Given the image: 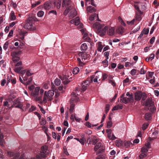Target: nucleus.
Masks as SVG:
<instances>
[{"instance_id": "nucleus-1", "label": "nucleus", "mask_w": 159, "mask_h": 159, "mask_svg": "<svg viewBox=\"0 0 159 159\" xmlns=\"http://www.w3.org/2000/svg\"><path fill=\"white\" fill-rule=\"evenodd\" d=\"M76 57L79 66H82L85 65L84 61L87 58V55L86 53L80 52L77 56Z\"/></svg>"}, {"instance_id": "nucleus-2", "label": "nucleus", "mask_w": 159, "mask_h": 159, "mask_svg": "<svg viewBox=\"0 0 159 159\" xmlns=\"http://www.w3.org/2000/svg\"><path fill=\"white\" fill-rule=\"evenodd\" d=\"M54 92L52 90H49L47 93L46 91L45 92L43 99V102L44 103L47 102V101H51L52 99V97L54 95Z\"/></svg>"}, {"instance_id": "nucleus-3", "label": "nucleus", "mask_w": 159, "mask_h": 159, "mask_svg": "<svg viewBox=\"0 0 159 159\" xmlns=\"http://www.w3.org/2000/svg\"><path fill=\"white\" fill-rule=\"evenodd\" d=\"M107 31V34L110 36L113 35L115 33V28L114 27L105 26L102 30V34L104 35Z\"/></svg>"}, {"instance_id": "nucleus-4", "label": "nucleus", "mask_w": 159, "mask_h": 159, "mask_svg": "<svg viewBox=\"0 0 159 159\" xmlns=\"http://www.w3.org/2000/svg\"><path fill=\"white\" fill-rule=\"evenodd\" d=\"M147 97L146 94L144 93L139 91L136 92L134 94V99L136 101H139L141 98L142 100H145Z\"/></svg>"}, {"instance_id": "nucleus-5", "label": "nucleus", "mask_w": 159, "mask_h": 159, "mask_svg": "<svg viewBox=\"0 0 159 159\" xmlns=\"http://www.w3.org/2000/svg\"><path fill=\"white\" fill-rule=\"evenodd\" d=\"M105 148L101 143H97L94 147V150L95 151H97L98 150V151L96 152L97 154H99L100 153L103 152Z\"/></svg>"}, {"instance_id": "nucleus-6", "label": "nucleus", "mask_w": 159, "mask_h": 159, "mask_svg": "<svg viewBox=\"0 0 159 159\" xmlns=\"http://www.w3.org/2000/svg\"><path fill=\"white\" fill-rule=\"evenodd\" d=\"M33 20L32 18L30 17L26 20L24 28L26 29H32L33 27Z\"/></svg>"}, {"instance_id": "nucleus-7", "label": "nucleus", "mask_w": 159, "mask_h": 159, "mask_svg": "<svg viewBox=\"0 0 159 159\" xmlns=\"http://www.w3.org/2000/svg\"><path fill=\"white\" fill-rule=\"evenodd\" d=\"M93 27L95 30H97V33H102V30L103 28L104 25H101L99 22H96L93 24Z\"/></svg>"}, {"instance_id": "nucleus-8", "label": "nucleus", "mask_w": 159, "mask_h": 159, "mask_svg": "<svg viewBox=\"0 0 159 159\" xmlns=\"http://www.w3.org/2000/svg\"><path fill=\"white\" fill-rule=\"evenodd\" d=\"M94 78L93 75L91 76L90 77V80H86L82 84V90L83 91H85L89 84L90 82H92L93 81V79Z\"/></svg>"}, {"instance_id": "nucleus-9", "label": "nucleus", "mask_w": 159, "mask_h": 159, "mask_svg": "<svg viewBox=\"0 0 159 159\" xmlns=\"http://www.w3.org/2000/svg\"><path fill=\"white\" fill-rule=\"evenodd\" d=\"M41 151L40 152V154L42 157H46L49 152L48 147L46 146H43L41 147Z\"/></svg>"}, {"instance_id": "nucleus-10", "label": "nucleus", "mask_w": 159, "mask_h": 159, "mask_svg": "<svg viewBox=\"0 0 159 159\" xmlns=\"http://www.w3.org/2000/svg\"><path fill=\"white\" fill-rule=\"evenodd\" d=\"M60 78L62 80H65L63 81V83L64 84H68L72 79L71 77H70L69 75H65L63 77L60 76Z\"/></svg>"}, {"instance_id": "nucleus-11", "label": "nucleus", "mask_w": 159, "mask_h": 159, "mask_svg": "<svg viewBox=\"0 0 159 159\" xmlns=\"http://www.w3.org/2000/svg\"><path fill=\"white\" fill-rule=\"evenodd\" d=\"M80 90V89L77 87L75 89V91L76 92L77 94L74 93H72L71 95L72 96V98H71L70 101L71 102H77L79 100V98L77 97V95H78V91Z\"/></svg>"}, {"instance_id": "nucleus-12", "label": "nucleus", "mask_w": 159, "mask_h": 159, "mask_svg": "<svg viewBox=\"0 0 159 159\" xmlns=\"http://www.w3.org/2000/svg\"><path fill=\"white\" fill-rule=\"evenodd\" d=\"M7 154L10 157H11V159H18V157L20 156L19 152H8Z\"/></svg>"}, {"instance_id": "nucleus-13", "label": "nucleus", "mask_w": 159, "mask_h": 159, "mask_svg": "<svg viewBox=\"0 0 159 159\" xmlns=\"http://www.w3.org/2000/svg\"><path fill=\"white\" fill-rule=\"evenodd\" d=\"M13 105L16 108L22 109L23 107V105L21 103L20 99L19 98L16 99L14 100Z\"/></svg>"}, {"instance_id": "nucleus-14", "label": "nucleus", "mask_w": 159, "mask_h": 159, "mask_svg": "<svg viewBox=\"0 0 159 159\" xmlns=\"http://www.w3.org/2000/svg\"><path fill=\"white\" fill-rule=\"evenodd\" d=\"M80 22V20L79 17H77L75 19H73L70 21V23L74 24L75 25H78Z\"/></svg>"}, {"instance_id": "nucleus-15", "label": "nucleus", "mask_w": 159, "mask_h": 159, "mask_svg": "<svg viewBox=\"0 0 159 159\" xmlns=\"http://www.w3.org/2000/svg\"><path fill=\"white\" fill-rule=\"evenodd\" d=\"M81 32L83 33V37L84 39L89 40L90 39L88 36V34L86 33V31L84 29H82L80 30Z\"/></svg>"}, {"instance_id": "nucleus-16", "label": "nucleus", "mask_w": 159, "mask_h": 159, "mask_svg": "<svg viewBox=\"0 0 159 159\" xmlns=\"http://www.w3.org/2000/svg\"><path fill=\"white\" fill-rule=\"evenodd\" d=\"M77 14V12L75 9L74 8H72L71 9L69 16L70 18H73Z\"/></svg>"}, {"instance_id": "nucleus-17", "label": "nucleus", "mask_w": 159, "mask_h": 159, "mask_svg": "<svg viewBox=\"0 0 159 159\" xmlns=\"http://www.w3.org/2000/svg\"><path fill=\"white\" fill-rule=\"evenodd\" d=\"M40 90V88L38 87H36L34 90V91L31 93V95L34 96H38Z\"/></svg>"}, {"instance_id": "nucleus-18", "label": "nucleus", "mask_w": 159, "mask_h": 159, "mask_svg": "<svg viewBox=\"0 0 159 159\" xmlns=\"http://www.w3.org/2000/svg\"><path fill=\"white\" fill-rule=\"evenodd\" d=\"M51 1L47 2L44 4V8L46 10H49L51 8Z\"/></svg>"}, {"instance_id": "nucleus-19", "label": "nucleus", "mask_w": 159, "mask_h": 159, "mask_svg": "<svg viewBox=\"0 0 159 159\" xmlns=\"http://www.w3.org/2000/svg\"><path fill=\"white\" fill-rule=\"evenodd\" d=\"M124 94H123L120 97V102L125 104H127L128 103L129 100L128 98L127 97H124Z\"/></svg>"}, {"instance_id": "nucleus-20", "label": "nucleus", "mask_w": 159, "mask_h": 159, "mask_svg": "<svg viewBox=\"0 0 159 159\" xmlns=\"http://www.w3.org/2000/svg\"><path fill=\"white\" fill-rule=\"evenodd\" d=\"M87 11L90 13L94 12L96 11L95 8L91 6H89L87 8Z\"/></svg>"}, {"instance_id": "nucleus-21", "label": "nucleus", "mask_w": 159, "mask_h": 159, "mask_svg": "<svg viewBox=\"0 0 159 159\" xmlns=\"http://www.w3.org/2000/svg\"><path fill=\"white\" fill-rule=\"evenodd\" d=\"M70 2V0H63L62 5V7H66L69 6Z\"/></svg>"}, {"instance_id": "nucleus-22", "label": "nucleus", "mask_w": 159, "mask_h": 159, "mask_svg": "<svg viewBox=\"0 0 159 159\" xmlns=\"http://www.w3.org/2000/svg\"><path fill=\"white\" fill-rule=\"evenodd\" d=\"M98 19V15L96 14H92L89 18V20L91 21L95 20H97Z\"/></svg>"}, {"instance_id": "nucleus-23", "label": "nucleus", "mask_w": 159, "mask_h": 159, "mask_svg": "<svg viewBox=\"0 0 159 159\" xmlns=\"http://www.w3.org/2000/svg\"><path fill=\"white\" fill-rule=\"evenodd\" d=\"M20 53L21 52L20 51H14L11 53V55L12 56V57H18V56L20 54Z\"/></svg>"}, {"instance_id": "nucleus-24", "label": "nucleus", "mask_w": 159, "mask_h": 159, "mask_svg": "<svg viewBox=\"0 0 159 159\" xmlns=\"http://www.w3.org/2000/svg\"><path fill=\"white\" fill-rule=\"evenodd\" d=\"M124 31V28L122 26L118 27L116 30V32L118 34H121Z\"/></svg>"}, {"instance_id": "nucleus-25", "label": "nucleus", "mask_w": 159, "mask_h": 159, "mask_svg": "<svg viewBox=\"0 0 159 159\" xmlns=\"http://www.w3.org/2000/svg\"><path fill=\"white\" fill-rule=\"evenodd\" d=\"M152 104H153V102L151 99L149 98L146 100L145 103V105L146 106H150Z\"/></svg>"}, {"instance_id": "nucleus-26", "label": "nucleus", "mask_w": 159, "mask_h": 159, "mask_svg": "<svg viewBox=\"0 0 159 159\" xmlns=\"http://www.w3.org/2000/svg\"><path fill=\"white\" fill-rule=\"evenodd\" d=\"M144 118L147 121L151 120L152 119L151 114L149 113H146L145 115Z\"/></svg>"}, {"instance_id": "nucleus-27", "label": "nucleus", "mask_w": 159, "mask_h": 159, "mask_svg": "<svg viewBox=\"0 0 159 159\" xmlns=\"http://www.w3.org/2000/svg\"><path fill=\"white\" fill-rule=\"evenodd\" d=\"M142 12L141 11L140 12H138L136 13V19L138 21H140L141 19V15Z\"/></svg>"}, {"instance_id": "nucleus-28", "label": "nucleus", "mask_w": 159, "mask_h": 159, "mask_svg": "<svg viewBox=\"0 0 159 159\" xmlns=\"http://www.w3.org/2000/svg\"><path fill=\"white\" fill-rule=\"evenodd\" d=\"M115 144L117 146L120 147L123 145V143L122 141L120 139L116 140V141Z\"/></svg>"}, {"instance_id": "nucleus-29", "label": "nucleus", "mask_w": 159, "mask_h": 159, "mask_svg": "<svg viewBox=\"0 0 159 159\" xmlns=\"http://www.w3.org/2000/svg\"><path fill=\"white\" fill-rule=\"evenodd\" d=\"M98 45V48H97V50L98 51L100 52H101L103 48V46L102 45V43L100 42H99L97 43Z\"/></svg>"}, {"instance_id": "nucleus-30", "label": "nucleus", "mask_w": 159, "mask_h": 159, "mask_svg": "<svg viewBox=\"0 0 159 159\" xmlns=\"http://www.w3.org/2000/svg\"><path fill=\"white\" fill-rule=\"evenodd\" d=\"M87 48V44L85 43H83L81 46L80 49L81 51H85Z\"/></svg>"}, {"instance_id": "nucleus-31", "label": "nucleus", "mask_w": 159, "mask_h": 159, "mask_svg": "<svg viewBox=\"0 0 159 159\" xmlns=\"http://www.w3.org/2000/svg\"><path fill=\"white\" fill-rule=\"evenodd\" d=\"M10 19L11 20H16V16L14 12L12 11L10 14Z\"/></svg>"}, {"instance_id": "nucleus-32", "label": "nucleus", "mask_w": 159, "mask_h": 159, "mask_svg": "<svg viewBox=\"0 0 159 159\" xmlns=\"http://www.w3.org/2000/svg\"><path fill=\"white\" fill-rule=\"evenodd\" d=\"M123 106L121 104L120 105H118L114 107L112 110V111L116 110L118 109H122L123 108Z\"/></svg>"}, {"instance_id": "nucleus-33", "label": "nucleus", "mask_w": 159, "mask_h": 159, "mask_svg": "<svg viewBox=\"0 0 159 159\" xmlns=\"http://www.w3.org/2000/svg\"><path fill=\"white\" fill-rule=\"evenodd\" d=\"M124 144L126 148H128V147H130L131 145H132V143L129 141H125L124 142Z\"/></svg>"}, {"instance_id": "nucleus-34", "label": "nucleus", "mask_w": 159, "mask_h": 159, "mask_svg": "<svg viewBox=\"0 0 159 159\" xmlns=\"http://www.w3.org/2000/svg\"><path fill=\"white\" fill-rule=\"evenodd\" d=\"M23 69V67L22 66L16 67L15 68L14 70L16 72L19 73H20L22 69Z\"/></svg>"}, {"instance_id": "nucleus-35", "label": "nucleus", "mask_w": 159, "mask_h": 159, "mask_svg": "<svg viewBox=\"0 0 159 159\" xmlns=\"http://www.w3.org/2000/svg\"><path fill=\"white\" fill-rule=\"evenodd\" d=\"M139 3V2H135V3L134 5V6L138 12H140L141 11L139 8V6L138 5Z\"/></svg>"}, {"instance_id": "nucleus-36", "label": "nucleus", "mask_w": 159, "mask_h": 159, "mask_svg": "<svg viewBox=\"0 0 159 159\" xmlns=\"http://www.w3.org/2000/svg\"><path fill=\"white\" fill-rule=\"evenodd\" d=\"M80 71L79 68L76 67L73 70L72 73L73 74H77Z\"/></svg>"}, {"instance_id": "nucleus-37", "label": "nucleus", "mask_w": 159, "mask_h": 159, "mask_svg": "<svg viewBox=\"0 0 159 159\" xmlns=\"http://www.w3.org/2000/svg\"><path fill=\"white\" fill-rule=\"evenodd\" d=\"M54 82L55 85L58 86L60 85L61 81L60 80L56 78L54 81Z\"/></svg>"}, {"instance_id": "nucleus-38", "label": "nucleus", "mask_w": 159, "mask_h": 159, "mask_svg": "<svg viewBox=\"0 0 159 159\" xmlns=\"http://www.w3.org/2000/svg\"><path fill=\"white\" fill-rule=\"evenodd\" d=\"M75 104L73 103H71V104L70 106V113H72L73 112L74 107H75Z\"/></svg>"}, {"instance_id": "nucleus-39", "label": "nucleus", "mask_w": 159, "mask_h": 159, "mask_svg": "<svg viewBox=\"0 0 159 159\" xmlns=\"http://www.w3.org/2000/svg\"><path fill=\"white\" fill-rule=\"evenodd\" d=\"M128 100H129L128 102H133L134 101V97L132 93L131 94L130 96L129 97Z\"/></svg>"}, {"instance_id": "nucleus-40", "label": "nucleus", "mask_w": 159, "mask_h": 159, "mask_svg": "<svg viewBox=\"0 0 159 159\" xmlns=\"http://www.w3.org/2000/svg\"><path fill=\"white\" fill-rule=\"evenodd\" d=\"M149 106L150 107V111L152 113L156 111V108L153 104H152Z\"/></svg>"}, {"instance_id": "nucleus-41", "label": "nucleus", "mask_w": 159, "mask_h": 159, "mask_svg": "<svg viewBox=\"0 0 159 159\" xmlns=\"http://www.w3.org/2000/svg\"><path fill=\"white\" fill-rule=\"evenodd\" d=\"M92 141L93 142V145H95L96 143L98 142V139L96 138L95 136H93L92 139Z\"/></svg>"}, {"instance_id": "nucleus-42", "label": "nucleus", "mask_w": 159, "mask_h": 159, "mask_svg": "<svg viewBox=\"0 0 159 159\" xmlns=\"http://www.w3.org/2000/svg\"><path fill=\"white\" fill-rule=\"evenodd\" d=\"M147 155V153H142L140 154L139 157L140 159H142L146 157Z\"/></svg>"}, {"instance_id": "nucleus-43", "label": "nucleus", "mask_w": 159, "mask_h": 159, "mask_svg": "<svg viewBox=\"0 0 159 159\" xmlns=\"http://www.w3.org/2000/svg\"><path fill=\"white\" fill-rule=\"evenodd\" d=\"M40 3V2L39 1L35 2L34 3L32 4V8H34L39 4Z\"/></svg>"}, {"instance_id": "nucleus-44", "label": "nucleus", "mask_w": 159, "mask_h": 159, "mask_svg": "<svg viewBox=\"0 0 159 159\" xmlns=\"http://www.w3.org/2000/svg\"><path fill=\"white\" fill-rule=\"evenodd\" d=\"M44 14V12L43 11H39L37 13V15L39 17H42L43 16Z\"/></svg>"}, {"instance_id": "nucleus-45", "label": "nucleus", "mask_w": 159, "mask_h": 159, "mask_svg": "<svg viewBox=\"0 0 159 159\" xmlns=\"http://www.w3.org/2000/svg\"><path fill=\"white\" fill-rule=\"evenodd\" d=\"M12 59L14 62L15 63L19 61L20 60V57H12Z\"/></svg>"}, {"instance_id": "nucleus-46", "label": "nucleus", "mask_w": 159, "mask_h": 159, "mask_svg": "<svg viewBox=\"0 0 159 159\" xmlns=\"http://www.w3.org/2000/svg\"><path fill=\"white\" fill-rule=\"evenodd\" d=\"M148 123H144L142 125V128L143 130H145L148 127Z\"/></svg>"}, {"instance_id": "nucleus-47", "label": "nucleus", "mask_w": 159, "mask_h": 159, "mask_svg": "<svg viewBox=\"0 0 159 159\" xmlns=\"http://www.w3.org/2000/svg\"><path fill=\"white\" fill-rule=\"evenodd\" d=\"M50 85V82L48 81L47 83H45L43 85V88L45 89H48Z\"/></svg>"}, {"instance_id": "nucleus-48", "label": "nucleus", "mask_w": 159, "mask_h": 159, "mask_svg": "<svg viewBox=\"0 0 159 159\" xmlns=\"http://www.w3.org/2000/svg\"><path fill=\"white\" fill-rule=\"evenodd\" d=\"M46 121L44 118H42L40 122V124L41 125H44L46 123Z\"/></svg>"}, {"instance_id": "nucleus-49", "label": "nucleus", "mask_w": 159, "mask_h": 159, "mask_svg": "<svg viewBox=\"0 0 159 159\" xmlns=\"http://www.w3.org/2000/svg\"><path fill=\"white\" fill-rule=\"evenodd\" d=\"M148 151V149L146 148L145 147L142 148L141 150V152L142 153H146Z\"/></svg>"}, {"instance_id": "nucleus-50", "label": "nucleus", "mask_w": 159, "mask_h": 159, "mask_svg": "<svg viewBox=\"0 0 159 159\" xmlns=\"http://www.w3.org/2000/svg\"><path fill=\"white\" fill-rule=\"evenodd\" d=\"M33 73L31 72L30 70H26V75L28 76H30L32 75Z\"/></svg>"}, {"instance_id": "nucleus-51", "label": "nucleus", "mask_w": 159, "mask_h": 159, "mask_svg": "<svg viewBox=\"0 0 159 159\" xmlns=\"http://www.w3.org/2000/svg\"><path fill=\"white\" fill-rule=\"evenodd\" d=\"M108 59H107V58H106V59L103 61L102 62V63L105 66H107L108 65V61H107V60Z\"/></svg>"}, {"instance_id": "nucleus-52", "label": "nucleus", "mask_w": 159, "mask_h": 159, "mask_svg": "<svg viewBox=\"0 0 159 159\" xmlns=\"http://www.w3.org/2000/svg\"><path fill=\"white\" fill-rule=\"evenodd\" d=\"M149 30L148 29L144 28L142 32L145 34H147L148 33Z\"/></svg>"}, {"instance_id": "nucleus-53", "label": "nucleus", "mask_w": 159, "mask_h": 159, "mask_svg": "<svg viewBox=\"0 0 159 159\" xmlns=\"http://www.w3.org/2000/svg\"><path fill=\"white\" fill-rule=\"evenodd\" d=\"M8 43L7 41L3 45V48L5 50H6L8 47Z\"/></svg>"}, {"instance_id": "nucleus-54", "label": "nucleus", "mask_w": 159, "mask_h": 159, "mask_svg": "<svg viewBox=\"0 0 159 159\" xmlns=\"http://www.w3.org/2000/svg\"><path fill=\"white\" fill-rule=\"evenodd\" d=\"M134 21H135V19H134L133 20H132L131 21H127V23L129 25H132L134 24Z\"/></svg>"}, {"instance_id": "nucleus-55", "label": "nucleus", "mask_w": 159, "mask_h": 159, "mask_svg": "<svg viewBox=\"0 0 159 159\" xmlns=\"http://www.w3.org/2000/svg\"><path fill=\"white\" fill-rule=\"evenodd\" d=\"M136 73V70L135 69H133L131 71L130 74L132 75H135Z\"/></svg>"}, {"instance_id": "nucleus-56", "label": "nucleus", "mask_w": 159, "mask_h": 159, "mask_svg": "<svg viewBox=\"0 0 159 159\" xmlns=\"http://www.w3.org/2000/svg\"><path fill=\"white\" fill-rule=\"evenodd\" d=\"M3 138V136L2 134L0 135V144L2 146H3V143L2 139Z\"/></svg>"}, {"instance_id": "nucleus-57", "label": "nucleus", "mask_w": 159, "mask_h": 159, "mask_svg": "<svg viewBox=\"0 0 159 159\" xmlns=\"http://www.w3.org/2000/svg\"><path fill=\"white\" fill-rule=\"evenodd\" d=\"M110 107V105L109 104H107L106 105V107L105 108V112L106 113H107L108 111L109 110Z\"/></svg>"}, {"instance_id": "nucleus-58", "label": "nucleus", "mask_w": 159, "mask_h": 159, "mask_svg": "<svg viewBox=\"0 0 159 159\" xmlns=\"http://www.w3.org/2000/svg\"><path fill=\"white\" fill-rule=\"evenodd\" d=\"M58 2L57 4V8H59L61 6V0H58Z\"/></svg>"}, {"instance_id": "nucleus-59", "label": "nucleus", "mask_w": 159, "mask_h": 159, "mask_svg": "<svg viewBox=\"0 0 159 159\" xmlns=\"http://www.w3.org/2000/svg\"><path fill=\"white\" fill-rule=\"evenodd\" d=\"M125 66L126 67H129L132 66V64L129 62H127L125 63Z\"/></svg>"}, {"instance_id": "nucleus-60", "label": "nucleus", "mask_w": 159, "mask_h": 159, "mask_svg": "<svg viewBox=\"0 0 159 159\" xmlns=\"http://www.w3.org/2000/svg\"><path fill=\"white\" fill-rule=\"evenodd\" d=\"M44 157H42L40 154V153L39 155H37L36 157L35 158V159H42Z\"/></svg>"}, {"instance_id": "nucleus-61", "label": "nucleus", "mask_w": 159, "mask_h": 159, "mask_svg": "<svg viewBox=\"0 0 159 159\" xmlns=\"http://www.w3.org/2000/svg\"><path fill=\"white\" fill-rule=\"evenodd\" d=\"M104 55L106 57V58L107 59H108L109 52H106L104 53Z\"/></svg>"}, {"instance_id": "nucleus-62", "label": "nucleus", "mask_w": 159, "mask_h": 159, "mask_svg": "<svg viewBox=\"0 0 159 159\" xmlns=\"http://www.w3.org/2000/svg\"><path fill=\"white\" fill-rule=\"evenodd\" d=\"M33 79L32 77H30L28 80L25 83V84L28 85L32 81Z\"/></svg>"}, {"instance_id": "nucleus-63", "label": "nucleus", "mask_w": 159, "mask_h": 159, "mask_svg": "<svg viewBox=\"0 0 159 159\" xmlns=\"http://www.w3.org/2000/svg\"><path fill=\"white\" fill-rule=\"evenodd\" d=\"M112 125V123L111 121L108 122L107 124V127L108 128H110Z\"/></svg>"}, {"instance_id": "nucleus-64", "label": "nucleus", "mask_w": 159, "mask_h": 159, "mask_svg": "<svg viewBox=\"0 0 159 159\" xmlns=\"http://www.w3.org/2000/svg\"><path fill=\"white\" fill-rule=\"evenodd\" d=\"M15 63L16 64L15 65V66H18L22 65V62L20 61H18L16 63Z\"/></svg>"}]
</instances>
